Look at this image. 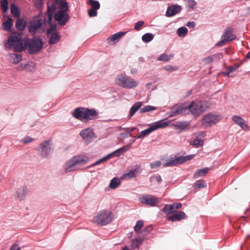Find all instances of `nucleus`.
<instances>
[{
	"label": "nucleus",
	"mask_w": 250,
	"mask_h": 250,
	"mask_svg": "<svg viewBox=\"0 0 250 250\" xmlns=\"http://www.w3.org/2000/svg\"><path fill=\"white\" fill-rule=\"evenodd\" d=\"M210 106V104L207 101H193L188 107L181 105H175L171 110L170 116H175L180 114H186L189 111L195 117L200 116L203 112L206 111Z\"/></svg>",
	"instance_id": "nucleus-1"
},
{
	"label": "nucleus",
	"mask_w": 250,
	"mask_h": 250,
	"mask_svg": "<svg viewBox=\"0 0 250 250\" xmlns=\"http://www.w3.org/2000/svg\"><path fill=\"white\" fill-rule=\"evenodd\" d=\"M73 117L84 122L97 118L98 112L95 109L78 107L72 113Z\"/></svg>",
	"instance_id": "nucleus-2"
},
{
	"label": "nucleus",
	"mask_w": 250,
	"mask_h": 250,
	"mask_svg": "<svg viewBox=\"0 0 250 250\" xmlns=\"http://www.w3.org/2000/svg\"><path fill=\"white\" fill-rule=\"evenodd\" d=\"M29 44V39H25L21 40L20 35L11 36L8 38L5 47L11 48L14 46V50L16 52H21Z\"/></svg>",
	"instance_id": "nucleus-3"
},
{
	"label": "nucleus",
	"mask_w": 250,
	"mask_h": 250,
	"mask_svg": "<svg viewBox=\"0 0 250 250\" xmlns=\"http://www.w3.org/2000/svg\"><path fill=\"white\" fill-rule=\"evenodd\" d=\"M113 218L111 211L103 209L98 212L94 216L93 222L101 226H105L110 223Z\"/></svg>",
	"instance_id": "nucleus-4"
},
{
	"label": "nucleus",
	"mask_w": 250,
	"mask_h": 250,
	"mask_svg": "<svg viewBox=\"0 0 250 250\" xmlns=\"http://www.w3.org/2000/svg\"><path fill=\"white\" fill-rule=\"evenodd\" d=\"M88 158L83 155H79L73 157L65 165L64 169L66 172H70L77 169L78 166L86 164Z\"/></svg>",
	"instance_id": "nucleus-5"
},
{
	"label": "nucleus",
	"mask_w": 250,
	"mask_h": 250,
	"mask_svg": "<svg viewBox=\"0 0 250 250\" xmlns=\"http://www.w3.org/2000/svg\"><path fill=\"white\" fill-rule=\"evenodd\" d=\"M115 82L118 85L127 89L132 88L137 85V83L135 81L124 75H118Z\"/></svg>",
	"instance_id": "nucleus-6"
},
{
	"label": "nucleus",
	"mask_w": 250,
	"mask_h": 250,
	"mask_svg": "<svg viewBox=\"0 0 250 250\" xmlns=\"http://www.w3.org/2000/svg\"><path fill=\"white\" fill-rule=\"evenodd\" d=\"M220 120L219 115L214 113H208L205 115L201 121L202 125L205 127L211 126Z\"/></svg>",
	"instance_id": "nucleus-7"
},
{
	"label": "nucleus",
	"mask_w": 250,
	"mask_h": 250,
	"mask_svg": "<svg viewBox=\"0 0 250 250\" xmlns=\"http://www.w3.org/2000/svg\"><path fill=\"white\" fill-rule=\"evenodd\" d=\"M194 155H188L186 157H179L176 159L169 160L167 163H161V162L157 161V167L162 165L164 167H170L175 166L178 164H182L188 160H189L193 158Z\"/></svg>",
	"instance_id": "nucleus-8"
},
{
	"label": "nucleus",
	"mask_w": 250,
	"mask_h": 250,
	"mask_svg": "<svg viewBox=\"0 0 250 250\" xmlns=\"http://www.w3.org/2000/svg\"><path fill=\"white\" fill-rule=\"evenodd\" d=\"M38 151L43 157H46L53 152V149L49 141H45L38 146Z\"/></svg>",
	"instance_id": "nucleus-9"
},
{
	"label": "nucleus",
	"mask_w": 250,
	"mask_h": 250,
	"mask_svg": "<svg viewBox=\"0 0 250 250\" xmlns=\"http://www.w3.org/2000/svg\"><path fill=\"white\" fill-rule=\"evenodd\" d=\"M42 45L43 42L40 39H36L31 42L29 41L28 52L31 54L36 53L41 49Z\"/></svg>",
	"instance_id": "nucleus-10"
},
{
	"label": "nucleus",
	"mask_w": 250,
	"mask_h": 250,
	"mask_svg": "<svg viewBox=\"0 0 250 250\" xmlns=\"http://www.w3.org/2000/svg\"><path fill=\"white\" fill-rule=\"evenodd\" d=\"M80 135L82 137L84 142L87 144L92 141L96 137L95 133L91 128H87L82 130L80 133Z\"/></svg>",
	"instance_id": "nucleus-11"
},
{
	"label": "nucleus",
	"mask_w": 250,
	"mask_h": 250,
	"mask_svg": "<svg viewBox=\"0 0 250 250\" xmlns=\"http://www.w3.org/2000/svg\"><path fill=\"white\" fill-rule=\"evenodd\" d=\"M54 18L60 25H63L66 24L69 16L66 12L58 11L55 15Z\"/></svg>",
	"instance_id": "nucleus-12"
},
{
	"label": "nucleus",
	"mask_w": 250,
	"mask_h": 250,
	"mask_svg": "<svg viewBox=\"0 0 250 250\" xmlns=\"http://www.w3.org/2000/svg\"><path fill=\"white\" fill-rule=\"evenodd\" d=\"M139 200L141 203L150 206H155L156 204V199L151 195L141 196Z\"/></svg>",
	"instance_id": "nucleus-13"
},
{
	"label": "nucleus",
	"mask_w": 250,
	"mask_h": 250,
	"mask_svg": "<svg viewBox=\"0 0 250 250\" xmlns=\"http://www.w3.org/2000/svg\"><path fill=\"white\" fill-rule=\"evenodd\" d=\"M126 34L125 32H119L115 33L107 39L108 43L111 45H114Z\"/></svg>",
	"instance_id": "nucleus-14"
},
{
	"label": "nucleus",
	"mask_w": 250,
	"mask_h": 250,
	"mask_svg": "<svg viewBox=\"0 0 250 250\" xmlns=\"http://www.w3.org/2000/svg\"><path fill=\"white\" fill-rule=\"evenodd\" d=\"M232 120L235 124L239 125L242 129L248 131L249 129V126L245 120L240 116L235 115L232 117Z\"/></svg>",
	"instance_id": "nucleus-15"
},
{
	"label": "nucleus",
	"mask_w": 250,
	"mask_h": 250,
	"mask_svg": "<svg viewBox=\"0 0 250 250\" xmlns=\"http://www.w3.org/2000/svg\"><path fill=\"white\" fill-rule=\"evenodd\" d=\"M182 10L180 5L175 4L169 6L166 12L167 17H172L179 13Z\"/></svg>",
	"instance_id": "nucleus-16"
},
{
	"label": "nucleus",
	"mask_w": 250,
	"mask_h": 250,
	"mask_svg": "<svg viewBox=\"0 0 250 250\" xmlns=\"http://www.w3.org/2000/svg\"><path fill=\"white\" fill-rule=\"evenodd\" d=\"M156 130V123H154L153 125L149 128L142 131L138 135L136 136L138 139L144 138L146 136L148 135L152 131Z\"/></svg>",
	"instance_id": "nucleus-17"
},
{
	"label": "nucleus",
	"mask_w": 250,
	"mask_h": 250,
	"mask_svg": "<svg viewBox=\"0 0 250 250\" xmlns=\"http://www.w3.org/2000/svg\"><path fill=\"white\" fill-rule=\"evenodd\" d=\"M131 147V145H127L123 147H122L113 152L110 153L111 155V157H119L122 153L128 150Z\"/></svg>",
	"instance_id": "nucleus-18"
},
{
	"label": "nucleus",
	"mask_w": 250,
	"mask_h": 250,
	"mask_svg": "<svg viewBox=\"0 0 250 250\" xmlns=\"http://www.w3.org/2000/svg\"><path fill=\"white\" fill-rule=\"evenodd\" d=\"M186 217V214L183 211L178 212L168 217V220L172 221H180Z\"/></svg>",
	"instance_id": "nucleus-19"
},
{
	"label": "nucleus",
	"mask_w": 250,
	"mask_h": 250,
	"mask_svg": "<svg viewBox=\"0 0 250 250\" xmlns=\"http://www.w3.org/2000/svg\"><path fill=\"white\" fill-rule=\"evenodd\" d=\"M222 37L225 38L227 42L235 39V35L232 34V29L230 28H227Z\"/></svg>",
	"instance_id": "nucleus-20"
},
{
	"label": "nucleus",
	"mask_w": 250,
	"mask_h": 250,
	"mask_svg": "<svg viewBox=\"0 0 250 250\" xmlns=\"http://www.w3.org/2000/svg\"><path fill=\"white\" fill-rule=\"evenodd\" d=\"M26 188L22 187L18 189L16 193V197L19 200H23L26 195Z\"/></svg>",
	"instance_id": "nucleus-21"
},
{
	"label": "nucleus",
	"mask_w": 250,
	"mask_h": 250,
	"mask_svg": "<svg viewBox=\"0 0 250 250\" xmlns=\"http://www.w3.org/2000/svg\"><path fill=\"white\" fill-rule=\"evenodd\" d=\"M42 24V20H38L36 21H33L29 27L30 32H34L37 29H39Z\"/></svg>",
	"instance_id": "nucleus-22"
},
{
	"label": "nucleus",
	"mask_w": 250,
	"mask_h": 250,
	"mask_svg": "<svg viewBox=\"0 0 250 250\" xmlns=\"http://www.w3.org/2000/svg\"><path fill=\"white\" fill-rule=\"evenodd\" d=\"M209 168L208 167L197 169L194 174L193 178L194 179H197L200 177L204 176L207 174Z\"/></svg>",
	"instance_id": "nucleus-23"
},
{
	"label": "nucleus",
	"mask_w": 250,
	"mask_h": 250,
	"mask_svg": "<svg viewBox=\"0 0 250 250\" xmlns=\"http://www.w3.org/2000/svg\"><path fill=\"white\" fill-rule=\"evenodd\" d=\"M142 104L140 102L135 103L131 107L129 112V118H131L135 112L141 107Z\"/></svg>",
	"instance_id": "nucleus-24"
},
{
	"label": "nucleus",
	"mask_w": 250,
	"mask_h": 250,
	"mask_svg": "<svg viewBox=\"0 0 250 250\" xmlns=\"http://www.w3.org/2000/svg\"><path fill=\"white\" fill-rule=\"evenodd\" d=\"M13 21L11 18H8V20L3 22L2 23V28L4 30L9 31L11 30V27L13 25Z\"/></svg>",
	"instance_id": "nucleus-25"
},
{
	"label": "nucleus",
	"mask_w": 250,
	"mask_h": 250,
	"mask_svg": "<svg viewBox=\"0 0 250 250\" xmlns=\"http://www.w3.org/2000/svg\"><path fill=\"white\" fill-rule=\"evenodd\" d=\"M26 22L20 18L17 20L16 23V27L18 30L22 31L25 28Z\"/></svg>",
	"instance_id": "nucleus-26"
},
{
	"label": "nucleus",
	"mask_w": 250,
	"mask_h": 250,
	"mask_svg": "<svg viewBox=\"0 0 250 250\" xmlns=\"http://www.w3.org/2000/svg\"><path fill=\"white\" fill-rule=\"evenodd\" d=\"M176 128L185 130L188 129L189 126V123L187 122H178L174 125Z\"/></svg>",
	"instance_id": "nucleus-27"
},
{
	"label": "nucleus",
	"mask_w": 250,
	"mask_h": 250,
	"mask_svg": "<svg viewBox=\"0 0 250 250\" xmlns=\"http://www.w3.org/2000/svg\"><path fill=\"white\" fill-rule=\"evenodd\" d=\"M143 241V239L136 238L132 240L131 247L133 249H138L139 246H140Z\"/></svg>",
	"instance_id": "nucleus-28"
},
{
	"label": "nucleus",
	"mask_w": 250,
	"mask_h": 250,
	"mask_svg": "<svg viewBox=\"0 0 250 250\" xmlns=\"http://www.w3.org/2000/svg\"><path fill=\"white\" fill-rule=\"evenodd\" d=\"M120 183V180L118 178L115 177L110 181L109 187L112 189H115L119 186Z\"/></svg>",
	"instance_id": "nucleus-29"
},
{
	"label": "nucleus",
	"mask_w": 250,
	"mask_h": 250,
	"mask_svg": "<svg viewBox=\"0 0 250 250\" xmlns=\"http://www.w3.org/2000/svg\"><path fill=\"white\" fill-rule=\"evenodd\" d=\"M10 10L11 14L14 17L19 18L20 11L18 7L12 4L10 6Z\"/></svg>",
	"instance_id": "nucleus-30"
},
{
	"label": "nucleus",
	"mask_w": 250,
	"mask_h": 250,
	"mask_svg": "<svg viewBox=\"0 0 250 250\" xmlns=\"http://www.w3.org/2000/svg\"><path fill=\"white\" fill-rule=\"evenodd\" d=\"M190 144L196 147H198L203 146L204 141L202 139L196 138L190 142Z\"/></svg>",
	"instance_id": "nucleus-31"
},
{
	"label": "nucleus",
	"mask_w": 250,
	"mask_h": 250,
	"mask_svg": "<svg viewBox=\"0 0 250 250\" xmlns=\"http://www.w3.org/2000/svg\"><path fill=\"white\" fill-rule=\"evenodd\" d=\"M206 187V184L203 180H198L196 181L193 185L194 188H202Z\"/></svg>",
	"instance_id": "nucleus-32"
},
{
	"label": "nucleus",
	"mask_w": 250,
	"mask_h": 250,
	"mask_svg": "<svg viewBox=\"0 0 250 250\" xmlns=\"http://www.w3.org/2000/svg\"><path fill=\"white\" fill-rule=\"evenodd\" d=\"M34 63L32 62H29L25 64H21L18 68V70H21L22 69H27L28 70H31L30 67H34Z\"/></svg>",
	"instance_id": "nucleus-33"
},
{
	"label": "nucleus",
	"mask_w": 250,
	"mask_h": 250,
	"mask_svg": "<svg viewBox=\"0 0 250 250\" xmlns=\"http://www.w3.org/2000/svg\"><path fill=\"white\" fill-rule=\"evenodd\" d=\"M154 37V36L153 34L148 33L144 34L142 36V39L144 42H148L153 39Z\"/></svg>",
	"instance_id": "nucleus-34"
},
{
	"label": "nucleus",
	"mask_w": 250,
	"mask_h": 250,
	"mask_svg": "<svg viewBox=\"0 0 250 250\" xmlns=\"http://www.w3.org/2000/svg\"><path fill=\"white\" fill-rule=\"evenodd\" d=\"M60 37L57 33L52 34L49 38V43L50 44H55L59 42Z\"/></svg>",
	"instance_id": "nucleus-35"
},
{
	"label": "nucleus",
	"mask_w": 250,
	"mask_h": 250,
	"mask_svg": "<svg viewBox=\"0 0 250 250\" xmlns=\"http://www.w3.org/2000/svg\"><path fill=\"white\" fill-rule=\"evenodd\" d=\"M173 58V55H167L166 54H163L161 55L158 58V60L159 61H162L164 62H167L170 60L172 58Z\"/></svg>",
	"instance_id": "nucleus-36"
},
{
	"label": "nucleus",
	"mask_w": 250,
	"mask_h": 250,
	"mask_svg": "<svg viewBox=\"0 0 250 250\" xmlns=\"http://www.w3.org/2000/svg\"><path fill=\"white\" fill-rule=\"evenodd\" d=\"M11 58L13 60V62L15 64L18 63L22 60V56L17 54H11Z\"/></svg>",
	"instance_id": "nucleus-37"
},
{
	"label": "nucleus",
	"mask_w": 250,
	"mask_h": 250,
	"mask_svg": "<svg viewBox=\"0 0 250 250\" xmlns=\"http://www.w3.org/2000/svg\"><path fill=\"white\" fill-rule=\"evenodd\" d=\"M176 208H175V207L173 206V204L170 205H166L163 208V210L164 212H167V213H171L176 210Z\"/></svg>",
	"instance_id": "nucleus-38"
},
{
	"label": "nucleus",
	"mask_w": 250,
	"mask_h": 250,
	"mask_svg": "<svg viewBox=\"0 0 250 250\" xmlns=\"http://www.w3.org/2000/svg\"><path fill=\"white\" fill-rule=\"evenodd\" d=\"M240 66V64H235L233 66H230L228 67V71H226L224 73L225 75H229V73L236 70Z\"/></svg>",
	"instance_id": "nucleus-39"
},
{
	"label": "nucleus",
	"mask_w": 250,
	"mask_h": 250,
	"mask_svg": "<svg viewBox=\"0 0 250 250\" xmlns=\"http://www.w3.org/2000/svg\"><path fill=\"white\" fill-rule=\"evenodd\" d=\"M144 226V222L142 220L137 221L136 225L134 226V230L136 232H140L141 229Z\"/></svg>",
	"instance_id": "nucleus-40"
},
{
	"label": "nucleus",
	"mask_w": 250,
	"mask_h": 250,
	"mask_svg": "<svg viewBox=\"0 0 250 250\" xmlns=\"http://www.w3.org/2000/svg\"><path fill=\"white\" fill-rule=\"evenodd\" d=\"M89 4L91 5L92 8L98 10L100 7V4L98 1L89 0Z\"/></svg>",
	"instance_id": "nucleus-41"
},
{
	"label": "nucleus",
	"mask_w": 250,
	"mask_h": 250,
	"mask_svg": "<svg viewBox=\"0 0 250 250\" xmlns=\"http://www.w3.org/2000/svg\"><path fill=\"white\" fill-rule=\"evenodd\" d=\"M177 33L179 37H182L188 33V29L185 27H182L178 29Z\"/></svg>",
	"instance_id": "nucleus-42"
},
{
	"label": "nucleus",
	"mask_w": 250,
	"mask_h": 250,
	"mask_svg": "<svg viewBox=\"0 0 250 250\" xmlns=\"http://www.w3.org/2000/svg\"><path fill=\"white\" fill-rule=\"evenodd\" d=\"M110 158H111V154H108L104 157L99 159L98 161H96L95 163H94L92 166H95L99 165V164H101L108 159H109Z\"/></svg>",
	"instance_id": "nucleus-43"
},
{
	"label": "nucleus",
	"mask_w": 250,
	"mask_h": 250,
	"mask_svg": "<svg viewBox=\"0 0 250 250\" xmlns=\"http://www.w3.org/2000/svg\"><path fill=\"white\" fill-rule=\"evenodd\" d=\"M1 6L2 11L4 12H6L8 9V0H2L1 1Z\"/></svg>",
	"instance_id": "nucleus-44"
},
{
	"label": "nucleus",
	"mask_w": 250,
	"mask_h": 250,
	"mask_svg": "<svg viewBox=\"0 0 250 250\" xmlns=\"http://www.w3.org/2000/svg\"><path fill=\"white\" fill-rule=\"evenodd\" d=\"M68 4L66 2H62L61 4L60 12H66L68 10Z\"/></svg>",
	"instance_id": "nucleus-45"
},
{
	"label": "nucleus",
	"mask_w": 250,
	"mask_h": 250,
	"mask_svg": "<svg viewBox=\"0 0 250 250\" xmlns=\"http://www.w3.org/2000/svg\"><path fill=\"white\" fill-rule=\"evenodd\" d=\"M135 175L134 171L131 170L125 174H124L123 176L124 178L128 177L129 178H131L135 177Z\"/></svg>",
	"instance_id": "nucleus-46"
},
{
	"label": "nucleus",
	"mask_w": 250,
	"mask_h": 250,
	"mask_svg": "<svg viewBox=\"0 0 250 250\" xmlns=\"http://www.w3.org/2000/svg\"><path fill=\"white\" fill-rule=\"evenodd\" d=\"M168 125V123L166 121H161L159 122H157V128H163Z\"/></svg>",
	"instance_id": "nucleus-47"
},
{
	"label": "nucleus",
	"mask_w": 250,
	"mask_h": 250,
	"mask_svg": "<svg viewBox=\"0 0 250 250\" xmlns=\"http://www.w3.org/2000/svg\"><path fill=\"white\" fill-rule=\"evenodd\" d=\"M154 109V108H152V107L150 106H145L143 108L140 109L141 113H144L146 112H148L151 110Z\"/></svg>",
	"instance_id": "nucleus-48"
},
{
	"label": "nucleus",
	"mask_w": 250,
	"mask_h": 250,
	"mask_svg": "<svg viewBox=\"0 0 250 250\" xmlns=\"http://www.w3.org/2000/svg\"><path fill=\"white\" fill-rule=\"evenodd\" d=\"M95 9L91 8L88 10V15L90 17H95L97 15V12Z\"/></svg>",
	"instance_id": "nucleus-49"
},
{
	"label": "nucleus",
	"mask_w": 250,
	"mask_h": 250,
	"mask_svg": "<svg viewBox=\"0 0 250 250\" xmlns=\"http://www.w3.org/2000/svg\"><path fill=\"white\" fill-rule=\"evenodd\" d=\"M144 24V22L143 21H140L137 23H135L134 26V29L136 30H139L141 26H142Z\"/></svg>",
	"instance_id": "nucleus-50"
},
{
	"label": "nucleus",
	"mask_w": 250,
	"mask_h": 250,
	"mask_svg": "<svg viewBox=\"0 0 250 250\" xmlns=\"http://www.w3.org/2000/svg\"><path fill=\"white\" fill-rule=\"evenodd\" d=\"M227 42V41L225 38L221 37L220 41L217 43L215 45L216 46L221 47L224 45Z\"/></svg>",
	"instance_id": "nucleus-51"
},
{
	"label": "nucleus",
	"mask_w": 250,
	"mask_h": 250,
	"mask_svg": "<svg viewBox=\"0 0 250 250\" xmlns=\"http://www.w3.org/2000/svg\"><path fill=\"white\" fill-rule=\"evenodd\" d=\"M213 61V57H211V56L204 58L203 60V61L206 64L209 63Z\"/></svg>",
	"instance_id": "nucleus-52"
},
{
	"label": "nucleus",
	"mask_w": 250,
	"mask_h": 250,
	"mask_svg": "<svg viewBox=\"0 0 250 250\" xmlns=\"http://www.w3.org/2000/svg\"><path fill=\"white\" fill-rule=\"evenodd\" d=\"M188 6L189 7L193 8L196 5V2L193 0H188L187 1Z\"/></svg>",
	"instance_id": "nucleus-53"
},
{
	"label": "nucleus",
	"mask_w": 250,
	"mask_h": 250,
	"mask_svg": "<svg viewBox=\"0 0 250 250\" xmlns=\"http://www.w3.org/2000/svg\"><path fill=\"white\" fill-rule=\"evenodd\" d=\"M33 140V139L32 138L30 137H26L21 141V142L24 144H27L32 142Z\"/></svg>",
	"instance_id": "nucleus-54"
},
{
	"label": "nucleus",
	"mask_w": 250,
	"mask_h": 250,
	"mask_svg": "<svg viewBox=\"0 0 250 250\" xmlns=\"http://www.w3.org/2000/svg\"><path fill=\"white\" fill-rule=\"evenodd\" d=\"M47 15H48V20L49 21V24H51V22L53 18V13L52 12L50 11V10L49 9L47 11Z\"/></svg>",
	"instance_id": "nucleus-55"
},
{
	"label": "nucleus",
	"mask_w": 250,
	"mask_h": 250,
	"mask_svg": "<svg viewBox=\"0 0 250 250\" xmlns=\"http://www.w3.org/2000/svg\"><path fill=\"white\" fill-rule=\"evenodd\" d=\"M56 29V25H51L49 29L47 30V34H49L51 33L52 31H55Z\"/></svg>",
	"instance_id": "nucleus-56"
},
{
	"label": "nucleus",
	"mask_w": 250,
	"mask_h": 250,
	"mask_svg": "<svg viewBox=\"0 0 250 250\" xmlns=\"http://www.w3.org/2000/svg\"><path fill=\"white\" fill-rule=\"evenodd\" d=\"M10 250H20V248L17 244H14L11 248Z\"/></svg>",
	"instance_id": "nucleus-57"
},
{
	"label": "nucleus",
	"mask_w": 250,
	"mask_h": 250,
	"mask_svg": "<svg viewBox=\"0 0 250 250\" xmlns=\"http://www.w3.org/2000/svg\"><path fill=\"white\" fill-rule=\"evenodd\" d=\"M173 206H174L175 208H176V209H178V208H181L182 204L180 203H174V204H173Z\"/></svg>",
	"instance_id": "nucleus-58"
},
{
	"label": "nucleus",
	"mask_w": 250,
	"mask_h": 250,
	"mask_svg": "<svg viewBox=\"0 0 250 250\" xmlns=\"http://www.w3.org/2000/svg\"><path fill=\"white\" fill-rule=\"evenodd\" d=\"M166 69L167 70H169V71H175V70H177L176 68H174V67L170 66H167L166 67Z\"/></svg>",
	"instance_id": "nucleus-59"
},
{
	"label": "nucleus",
	"mask_w": 250,
	"mask_h": 250,
	"mask_svg": "<svg viewBox=\"0 0 250 250\" xmlns=\"http://www.w3.org/2000/svg\"><path fill=\"white\" fill-rule=\"evenodd\" d=\"M187 25L189 27H191L193 28L195 26V23L193 21L188 22L187 23Z\"/></svg>",
	"instance_id": "nucleus-60"
},
{
	"label": "nucleus",
	"mask_w": 250,
	"mask_h": 250,
	"mask_svg": "<svg viewBox=\"0 0 250 250\" xmlns=\"http://www.w3.org/2000/svg\"><path fill=\"white\" fill-rule=\"evenodd\" d=\"M50 10V12H52V13H53V11H54L55 9V6L54 4H52L50 7H49L48 8V10Z\"/></svg>",
	"instance_id": "nucleus-61"
},
{
	"label": "nucleus",
	"mask_w": 250,
	"mask_h": 250,
	"mask_svg": "<svg viewBox=\"0 0 250 250\" xmlns=\"http://www.w3.org/2000/svg\"><path fill=\"white\" fill-rule=\"evenodd\" d=\"M136 129V127H131L129 129H127V132H126V135H127L128 134V133H129L130 132H132L135 129Z\"/></svg>",
	"instance_id": "nucleus-62"
},
{
	"label": "nucleus",
	"mask_w": 250,
	"mask_h": 250,
	"mask_svg": "<svg viewBox=\"0 0 250 250\" xmlns=\"http://www.w3.org/2000/svg\"><path fill=\"white\" fill-rule=\"evenodd\" d=\"M152 226H149L145 229V230L150 232L152 230Z\"/></svg>",
	"instance_id": "nucleus-63"
},
{
	"label": "nucleus",
	"mask_w": 250,
	"mask_h": 250,
	"mask_svg": "<svg viewBox=\"0 0 250 250\" xmlns=\"http://www.w3.org/2000/svg\"><path fill=\"white\" fill-rule=\"evenodd\" d=\"M199 136L201 137H204L205 136V133L204 132H201L199 133Z\"/></svg>",
	"instance_id": "nucleus-64"
}]
</instances>
